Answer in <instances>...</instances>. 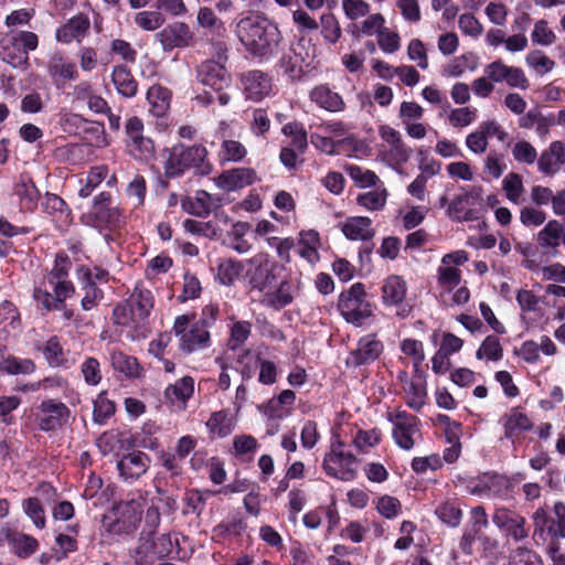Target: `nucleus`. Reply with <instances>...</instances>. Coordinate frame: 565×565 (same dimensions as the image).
I'll use <instances>...</instances> for the list:
<instances>
[{
	"instance_id": "obj_1",
	"label": "nucleus",
	"mask_w": 565,
	"mask_h": 565,
	"mask_svg": "<svg viewBox=\"0 0 565 565\" xmlns=\"http://www.w3.org/2000/svg\"><path fill=\"white\" fill-rule=\"evenodd\" d=\"M234 33L245 52L259 63L269 62L278 55L282 34L274 21L264 14H248L241 18Z\"/></svg>"
},
{
	"instance_id": "obj_2",
	"label": "nucleus",
	"mask_w": 565,
	"mask_h": 565,
	"mask_svg": "<svg viewBox=\"0 0 565 565\" xmlns=\"http://www.w3.org/2000/svg\"><path fill=\"white\" fill-rule=\"evenodd\" d=\"M167 158L163 164L168 178H178L191 168H198L202 173H209L211 166L206 162L207 150L202 145H174L166 150Z\"/></svg>"
},
{
	"instance_id": "obj_3",
	"label": "nucleus",
	"mask_w": 565,
	"mask_h": 565,
	"mask_svg": "<svg viewBox=\"0 0 565 565\" xmlns=\"http://www.w3.org/2000/svg\"><path fill=\"white\" fill-rule=\"evenodd\" d=\"M338 310L348 323L355 327L363 326L373 315L365 286L362 282H354L343 290L338 298Z\"/></svg>"
},
{
	"instance_id": "obj_4",
	"label": "nucleus",
	"mask_w": 565,
	"mask_h": 565,
	"mask_svg": "<svg viewBox=\"0 0 565 565\" xmlns=\"http://www.w3.org/2000/svg\"><path fill=\"white\" fill-rule=\"evenodd\" d=\"M246 279L248 285L263 294L277 286L286 268L267 254H258L247 262Z\"/></svg>"
},
{
	"instance_id": "obj_5",
	"label": "nucleus",
	"mask_w": 565,
	"mask_h": 565,
	"mask_svg": "<svg viewBox=\"0 0 565 565\" xmlns=\"http://www.w3.org/2000/svg\"><path fill=\"white\" fill-rule=\"evenodd\" d=\"M145 509L142 499H132L117 503L109 515L104 518L105 530L113 535L134 533Z\"/></svg>"
},
{
	"instance_id": "obj_6",
	"label": "nucleus",
	"mask_w": 565,
	"mask_h": 565,
	"mask_svg": "<svg viewBox=\"0 0 565 565\" xmlns=\"http://www.w3.org/2000/svg\"><path fill=\"white\" fill-rule=\"evenodd\" d=\"M359 460L354 454L345 450V444L339 437H332L329 451L324 455V472L341 481H352L358 473Z\"/></svg>"
},
{
	"instance_id": "obj_7",
	"label": "nucleus",
	"mask_w": 565,
	"mask_h": 565,
	"mask_svg": "<svg viewBox=\"0 0 565 565\" xmlns=\"http://www.w3.org/2000/svg\"><path fill=\"white\" fill-rule=\"evenodd\" d=\"M38 35L30 31H12L0 39V58L13 67L28 64L29 52L38 47Z\"/></svg>"
},
{
	"instance_id": "obj_8",
	"label": "nucleus",
	"mask_w": 565,
	"mask_h": 565,
	"mask_svg": "<svg viewBox=\"0 0 565 565\" xmlns=\"http://www.w3.org/2000/svg\"><path fill=\"white\" fill-rule=\"evenodd\" d=\"M393 425L392 437L403 450H412L420 437V420L404 409H394L387 414Z\"/></svg>"
},
{
	"instance_id": "obj_9",
	"label": "nucleus",
	"mask_w": 565,
	"mask_h": 565,
	"mask_svg": "<svg viewBox=\"0 0 565 565\" xmlns=\"http://www.w3.org/2000/svg\"><path fill=\"white\" fill-rule=\"evenodd\" d=\"M173 330L179 339V348L184 353H192L205 349L210 344V332L199 322L190 323L186 315L178 316Z\"/></svg>"
},
{
	"instance_id": "obj_10",
	"label": "nucleus",
	"mask_w": 565,
	"mask_h": 565,
	"mask_svg": "<svg viewBox=\"0 0 565 565\" xmlns=\"http://www.w3.org/2000/svg\"><path fill=\"white\" fill-rule=\"evenodd\" d=\"M492 523L508 540L522 542L529 537L530 527L526 519L516 510L498 507L492 513Z\"/></svg>"
},
{
	"instance_id": "obj_11",
	"label": "nucleus",
	"mask_w": 565,
	"mask_h": 565,
	"mask_svg": "<svg viewBox=\"0 0 565 565\" xmlns=\"http://www.w3.org/2000/svg\"><path fill=\"white\" fill-rule=\"evenodd\" d=\"M484 74L493 84L505 83L510 88L526 90L530 87L529 78L524 71L516 66H510L502 60H495L484 66Z\"/></svg>"
},
{
	"instance_id": "obj_12",
	"label": "nucleus",
	"mask_w": 565,
	"mask_h": 565,
	"mask_svg": "<svg viewBox=\"0 0 565 565\" xmlns=\"http://www.w3.org/2000/svg\"><path fill=\"white\" fill-rule=\"evenodd\" d=\"M68 407L55 399H44L35 413V422L42 431H53L62 427L70 417Z\"/></svg>"
},
{
	"instance_id": "obj_13",
	"label": "nucleus",
	"mask_w": 565,
	"mask_h": 565,
	"mask_svg": "<svg viewBox=\"0 0 565 565\" xmlns=\"http://www.w3.org/2000/svg\"><path fill=\"white\" fill-rule=\"evenodd\" d=\"M196 78L202 85L209 86L215 92L225 89L232 82L225 64L216 62L214 58L206 60L198 66Z\"/></svg>"
},
{
	"instance_id": "obj_14",
	"label": "nucleus",
	"mask_w": 565,
	"mask_h": 565,
	"mask_svg": "<svg viewBox=\"0 0 565 565\" xmlns=\"http://www.w3.org/2000/svg\"><path fill=\"white\" fill-rule=\"evenodd\" d=\"M150 466L147 454L140 450L127 452L117 461L119 477L128 483H132L143 476Z\"/></svg>"
},
{
	"instance_id": "obj_15",
	"label": "nucleus",
	"mask_w": 565,
	"mask_h": 565,
	"mask_svg": "<svg viewBox=\"0 0 565 565\" xmlns=\"http://www.w3.org/2000/svg\"><path fill=\"white\" fill-rule=\"evenodd\" d=\"M510 480L508 477L498 473H484L471 482L469 492L480 497L505 498L510 491Z\"/></svg>"
},
{
	"instance_id": "obj_16",
	"label": "nucleus",
	"mask_w": 565,
	"mask_h": 565,
	"mask_svg": "<svg viewBox=\"0 0 565 565\" xmlns=\"http://www.w3.org/2000/svg\"><path fill=\"white\" fill-rule=\"evenodd\" d=\"M157 39L162 45L163 51H172L173 49H184L193 43V32L189 25L183 22H174L167 25L157 33Z\"/></svg>"
},
{
	"instance_id": "obj_17",
	"label": "nucleus",
	"mask_w": 565,
	"mask_h": 565,
	"mask_svg": "<svg viewBox=\"0 0 565 565\" xmlns=\"http://www.w3.org/2000/svg\"><path fill=\"white\" fill-rule=\"evenodd\" d=\"M298 290L299 282L284 274L278 280L277 286L269 289L262 301L264 305L279 310L292 302Z\"/></svg>"
},
{
	"instance_id": "obj_18",
	"label": "nucleus",
	"mask_w": 565,
	"mask_h": 565,
	"mask_svg": "<svg viewBox=\"0 0 565 565\" xmlns=\"http://www.w3.org/2000/svg\"><path fill=\"white\" fill-rule=\"evenodd\" d=\"M383 349V343L375 334H366L358 341L356 348L350 352L347 358V364L360 366L372 363L380 358Z\"/></svg>"
},
{
	"instance_id": "obj_19",
	"label": "nucleus",
	"mask_w": 565,
	"mask_h": 565,
	"mask_svg": "<svg viewBox=\"0 0 565 565\" xmlns=\"http://www.w3.org/2000/svg\"><path fill=\"white\" fill-rule=\"evenodd\" d=\"M90 20L85 13H77L60 25L55 31V39L63 44L81 43L89 33Z\"/></svg>"
},
{
	"instance_id": "obj_20",
	"label": "nucleus",
	"mask_w": 565,
	"mask_h": 565,
	"mask_svg": "<svg viewBox=\"0 0 565 565\" xmlns=\"http://www.w3.org/2000/svg\"><path fill=\"white\" fill-rule=\"evenodd\" d=\"M241 82L246 98L259 102L269 95L271 78L260 70H250L242 74Z\"/></svg>"
},
{
	"instance_id": "obj_21",
	"label": "nucleus",
	"mask_w": 565,
	"mask_h": 565,
	"mask_svg": "<svg viewBox=\"0 0 565 565\" xmlns=\"http://www.w3.org/2000/svg\"><path fill=\"white\" fill-rule=\"evenodd\" d=\"M308 97L317 108L328 113H341L345 109V102L342 96L328 84L313 86L309 90Z\"/></svg>"
},
{
	"instance_id": "obj_22",
	"label": "nucleus",
	"mask_w": 565,
	"mask_h": 565,
	"mask_svg": "<svg viewBox=\"0 0 565 565\" xmlns=\"http://www.w3.org/2000/svg\"><path fill=\"white\" fill-rule=\"evenodd\" d=\"M256 172L250 168H235L222 172L214 179L215 185L226 192L236 191L253 184Z\"/></svg>"
},
{
	"instance_id": "obj_23",
	"label": "nucleus",
	"mask_w": 565,
	"mask_h": 565,
	"mask_svg": "<svg viewBox=\"0 0 565 565\" xmlns=\"http://www.w3.org/2000/svg\"><path fill=\"white\" fill-rule=\"evenodd\" d=\"M565 166V142L556 140L543 150L537 159V169L545 175H555Z\"/></svg>"
},
{
	"instance_id": "obj_24",
	"label": "nucleus",
	"mask_w": 565,
	"mask_h": 565,
	"mask_svg": "<svg viewBox=\"0 0 565 565\" xmlns=\"http://www.w3.org/2000/svg\"><path fill=\"white\" fill-rule=\"evenodd\" d=\"M47 72L57 88L78 77L76 65L62 53H56L50 58Z\"/></svg>"
},
{
	"instance_id": "obj_25",
	"label": "nucleus",
	"mask_w": 565,
	"mask_h": 565,
	"mask_svg": "<svg viewBox=\"0 0 565 565\" xmlns=\"http://www.w3.org/2000/svg\"><path fill=\"white\" fill-rule=\"evenodd\" d=\"M500 423L504 428V437L512 443H515L523 433L533 428L531 419L520 407L511 408L501 417Z\"/></svg>"
},
{
	"instance_id": "obj_26",
	"label": "nucleus",
	"mask_w": 565,
	"mask_h": 565,
	"mask_svg": "<svg viewBox=\"0 0 565 565\" xmlns=\"http://www.w3.org/2000/svg\"><path fill=\"white\" fill-rule=\"evenodd\" d=\"M67 298L57 297V289L50 284L49 278L43 277L33 289V299L45 311L63 310Z\"/></svg>"
},
{
	"instance_id": "obj_27",
	"label": "nucleus",
	"mask_w": 565,
	"mask_h": 565,
	"mask_svg": "<svg viewBox=\"0 0 565 565\" xmlns=\"http://www.w3.org/2000/svg\"><path fill=\"white\" fill-rule=\"evenodd\" d=\"M70 269V263L66 257L57 256L52 270L44 277L50 279V284L57 289V297H72L75 292L73 284L66 279Z\"/></svg>"
},
{
	"instance_id": "obj_28",
	"label": "nucleus",
	"mask_w": 565,
	"mask_h": 565,
	"mask_svg": "<svg viewBox=\"0 0 565 565\" xmlns=\"http://www.w3.org/2000/svg\"><path fill=\"white\" fill-rule=\"evenodd\" d=\"M343 235L350 241H369L375 235L372 220L366 216H350L341 223Z\"/></svg>"
},
{
	"instance_id": "obj_29",
	"label": "nucleus",
	"mask_w": 565,
	"mask_h": 565,
	"mask_svg": "<svg viewBox=\"0 0 565 565\" xmlns=\"http://www.w3.org/2000/svg\"><path fill=\"white\" fill-rule=\"evenodd\" d=\"M193 392L194 380L191 376H183L166 388L164 396L177 409H184Z\"/></svg>"
},
{
	"instance_id": "obj_30",
	"label": "nucleus",
	"mask_w": 565,
	"mask_h": 565,
	"mask_svg": "<svg viewBox=\"0 0 565 565\" xmlns=\"http://www.w3.org/2000/svg\"><path fill=\"white\" fill-rule=\"evenodd\" d=\"M476 196L472 193L465 192L456 195L446 209V215L452 221L467 222L475 218L472 206Z\"/></svg>"
},
{
	"instance_id": "obj_31",
	"label": "nucleus",
	"mask_w": 565,
	"mask_h": 565,
	"mask_svg": "<svg viewBox=\"0 0 565 565\" xmlns=\"http://www.w3.org/2000/svg\"><path fill=\"white\" fill-rule=\"evenodd\" d=\"M406 281L397 276H388L382 285V301L386 307L401 306L406 297Z\"/></svg>"
},
{
	"instance_id": "obj_32",
	"label": "nucleus",
	"mask_w": 565,
	"mask_h": 565,
	"mask_svg": "<svg viewBox=\"0 0 565 565\" xmlns=\"http://www.w3.org/2000/svg\"><path fill=\"white\" fill-rule=\"evenodd\" d=\"M13 192L19 200L21 211L33 212L36 209L40 199V192L31 179L21 178L15 183Z\"/></svg>"
},
{
	"instance_id": "obj_33",
	"label": "nucleus",
	"mask_w": 565,
	"mask_h": 565,
	"mask_svg": "<svg viewBox=\"0 0 565 565\" xmlns=\"http://www.w3.org/2000/svg\"><path fill=\"white\" fill-rule=\"evenodd\" d=\"M77 279L83 284L85 296L82 299V308L90 310L98 305L103 298V291L92 281V269L81 266L76 270Z\"/></svg>"
},
{
	"instance_id": "obj_34",
	"label": "nucleus",
	"mask_w": 565,
	"mask_h": 565,
	"mask_svg": "<svg viewBox=\"0 0 565 565\" xmlns=\"http://www.w3.org/2000/svg\"><path fill=\"white\" fill-rule=\"evenodd\" d=\"M111 82L117 93L124 97L131 98L136 96L138 92V83L125 65L114 66Z\"/></svg>"
},
{
	"instance_id": "obj_35",
	"label": "nucleus",
	"mask_w": 565,
	"mask_h": 565,
	"mask_svg": "<svg viewBox=\"0 0 565 565\" xmlns=\"http://www.w3.org/2000/svg\"><path fill=\"white\" fill-rule=\"evenodd\" d=\"M172 93L169 88L156 84L147 92V100L150 105V111L156 117H162L170 108Z\"/></svg>"
},
{
	"instance_id": "obj_36",
	"label": "nucleus",
	"mask_w": 565,
	"mask_h": 565,
	"mask_svg": "<svg viewBox=\"0 0 565 565\" xmlns=\"http://www.w3.org/2000/svg\"><path fill=\"white\" fill-rule=\"evenodd\" d=\"M212 198L204 190H199L193 196H188L181 201V207L188 214L196 217H206L211 213Z\"/></svg>"
},
{
	"instance_id": "obj_37",
	"label": "nucleus",
	"mask_w": 565,
	"mask_h": 565,
	"mask_svg": "<svg viewBox=\"0 0 565 565\" xmlns=\"http://www.w3.org/2000/svg\"><path fill=\"white\" fill-rule=\"evenodd\" d=\"M113 318L116 324L128 328L137 335L143 331L145 321L136 316L135 309L127 301L115 307Z\"/></svg>"
},
{
	"instance_id": "obj_38",
	"label": "nucleus",
	"mask_w": 565,
	"mask_h": 565,
	"mask_svg": "<svg viewBox=\"0 0 565 565\" xmlns=\"http://www.w3.org/2000/svg\"><path fill=\"white\" fill-rule=\"evenodd\" d=\"M295 401L296 394L291 390H285L267 403L265 413L270 418L287 417L291 413Z\"/></svg>"
},
{
	"instance_id": "obj_39",
	"label": "nucleus",
	"mask_w": 565,
	"mask_h": 565,
	"mask_svg": "<svg viewBox=\"0 0 565 565\" xmlns=\"http://www.w3.org/2000/svg\"><path fill=\"white\" fill-rule=\"evenodd\" d=\"M402 390L406 404L414 411H420L427 397L425 381L420 377L412 379V381H406V385H403Z\"/></svg>"
},
{
	"instance_id": "obj_40",
	"label": "nucleus",
	"mask_w": 565,
	"mask_h": 565,
	"mask_svg": "<svg viewBox=\"0 0 565 565\" xmlns=\"http://www.w3.org/2000/svg\"><path fill=\"white\" fill-rule=\"evenodd\" d=\"M127 302L135 309L136 316L146 321L153 308L154 299L150 290L137 286Z\"/></svg>"
},
{
	"instance_id": "obj_41",
	"label": "nucleus",
	"mask_w": 565,
	"mask_h": 565,
	"mask_svg": "<svg viewBox=\"0 0 565 565\" xmlns=\"http://www.w3.org/2000/svg\"><path fill=\"white\" fill-rule=\"evenodd\" d=\"M298 245L300 257L310 264H315L319 260L318 247L320 245V237L316 231L309 230L300 232Z\"/></svg>"
},
{
	"instance_id": "obj_42",
	"label": "nucleus",
	"mask_w": 565,
	"mask_h": 565,
	"mask_svg": "<svg viewBox=\"0 0 565 565\" xmlns=\"http://www.w3.org/2000/svg\"><path fill=\"white\" fill-rule=\"evenodd\" d=\"M86 225L117 231L125 226L126 215L119 206H111L94 221H85Z\"/></svg>"
},
{
	"instance_id": "obj_43",
	"label": "nucleus",
	"mask_w": 565,
	"mask_h": 565,
	"mask_svg": "<svg viewBox=\"0 0 565 565\" xmlns=\"http://www.w3.org/2000/svg\"><path fill=\"white\" fill-rule=\"evenodd\" d=\"M109 360L113 369L127 377H138L141 373L138 360L121 351L113 350Z\"/></svg>"
},
{
	"instance_id": "obj_44",
	"label": "nucleus",
	"mask_w": 565,
	"mask_h": 565,
	"mask_svg": "<svg viewBox=\"0 0 565 565\" xmlns=\"http://www.w3.org/2000/svg\"><path fill=\"white\" fill-rule=\"evenodd\" d=\"M381 159L393 169H399L411 157V150L401 141L393 146H381L379 150Z\"/></svg>"
},
{
	"instance_id": "obj_45",
	"label": "nucleus",
	"mask_w": 565,
	"mask_h": 565,
	"mask_svg": "<svg viewBox=\"0 0 565 565\" xmlns=\"http://www.w3.org/2000/svg\"><path fill=\"white\" fill-rule=\"evenodd\" d=\"M7 539L14 554L22 558L32 555L39 547V543L33 536L21 532L10 531Z\"/></svg>"
},
{
	"instance_id": "obj_46",
	"label": "nucleus",
	"mask_w": 565,
	"mask_h": 565,
	"mask_svg": "<svg viewBox=\"0 0 565 565\" xmlns=\"http://www.w3.org/2000/svg\"><path fill=\"white\" fill-rule=\"evenodd\" d=\"M206 428L213 437L224 438L234 429V420L227 411L214 412L206 422Z\"/></svg>"
},
{
	"instance_id": "obj_47",
	"label": "nucleus",
	"mask_w": 565,
	"mask_h": 565,
	"mask_svg": "<svg viewBox=\"0 0 565 565\" xmlns=\"http://www.w3.org/2000/svg\"><path fill=\"white\" fill-rule=\"evenodd\" d=\"M44 359L51 367H70L72 364L63 350L60 340L56 337L50 338L42 349Z\"/></svg>"
},
{
	"instance_id": "obj_48",
	"label": "nucleus",
	"mask_w": 565,
	"mask_h": 565,
	"mask_svg": "<svg viewBox=\"0 0 565 565\" xmlns=\"http://www.w3.org/2000/svg\"><path fill=\"white\" fill-rule=\"evenodd\" d=\"M479 60L473 53H466L451 60L445 67L444 73L450 77H459L465 72H473L478 68Z\"/></svg>"
},
{
	"instance_id": "obj_49",
	"label": "nucleus",
	"mask_w": 565,
	"mask_h": 565,
	"mask_svg": "<svg viewBox=\"0 0 565 565\" xmlns=\"http://www.w3.org/2000/svg\"><path fill=\"white\" fill-rule=\"evenodd\" d=\"M435 515L447 526L457 527L461 522L462 511L457 502L444 501L436 507Z\"/></svg>"
},
{
	"instance_id": "obj_50",
	"label": "nucleus",
	"mask_w": 565,
	"mask_h": 565,
	"mask_svg": "<svg viewBox=\"0 0 565 565\" xmlns=\"http://www.w3.org/2000/svg\"><path fill=\"white\" fill-rule=\"evenodd\" d=\"M382 440V433L377 428L359 429L352 439V445L361 454H369Z\"/></svg>"
},
{
	"instance_id": "obj_51",
	"label": "nucleus",
	"mask_w": 565,
	"mask_h": 565,
	"mask_svg": "<svg viewBox=\"0 0 565 565\" xmlns=\"http://www.w3.org/2000/svg\"><path fill=\"white\" fill-rule=\"evenodd\" d=\"M563 225L558 221H550L537 234V242L543 248H556L559 245Z\"/></svg>"
},
{
	"instance_id": "obj_52",
	"label": "nucleus",
	"mask_w": 565,
	"mask_h": 565,
	"mask_svg": "<svg viewBox=\"0 0 565 565\" xmlns=\"http://www.w3.org/2000/svg\"><path fill=\"white\" fill-rule=\"evenodd\" d=\"M0 371L10 375L32 374L35 371V363L31 359L9 355L0 362Z\"/></svg>"
},
{
	"instance_id": "obj_53",
	"label": "nucleus",
	"mask_w": 565,
	"mask_h": 565,
	"mask_svg": "<svg viewBox=\"0 0 565 565\" xmlns=\"http://www.w3.org/2000/svg\"><path fill=\"white\" fill-rule=\"evenodd\" d=\"M246 154L247 149L242 142L233 139H224L218 151V159L222 163L239 162Z\"/></svg>"
},
{
	"instance_id": "obj_54",
	"label": "nucleus",
	"mask_w": 565,
	"mask_h": 565,
	"mask_svg": "<svg viewBox=\"0 0 565 565\" xmlns=\"http://www.w3.org/2000/svg\"><path fill=\"white\" fill-rule=\"evenodd\" d=\"M387 200V191L384 188L360 193L356 196V203L367 211H379L385 206Z\"/></svg>"
},
{
	"instance_id": "obj_55",
	"label": "nucleus",
	"mask_w": 565,
	"mask_h": 565,
	"mask_svg": "<svg viewBox=\"0 0 565 565\" xmlns=\"http://www.w3.org/2000/svg\"><path fill=\"white\" fill-rule=\"evenodd\" d=\"M461 271L458 267L440 264L437 268V284L446 292H451L460 285Z\"/></svg>"
},
{
	"instance_id": "obj_56",
	"label": "nucleus",
	"mask_w": 565,
	"mask_h": 565,
	"mask_svg": "<svg viewBox=\"0 0 565 565\" xmlns=\"http://www.w3.org/2000/svg\"><path fill=\"white\" fill-rule=\"evenodd\" d=\"M154 543L156 540L152 537V532H142L139 537L138 546L135 550L134 558L137 565L151 563L156 559L154 557Z\"/></svg>"
},
{
	"instance_id": "obj_57",
	"label": "nucleus",
	"mask_w": 565,
	"mask_h": 565,
	"mask_svg": "<svg viewBox=\"0 0 565 565\" xmlns=\"http://www.w3.org/2000/svg\"><path fill=\"white\" fill-rule=\"evenodd\" d=\"M502 190L510 202L520 204L524 193L522 177L515 172L508 173L502 180Z\"/></svg>"
},
{
	"instance_id": "obj_58",
	"label": "nucleus",
	"mask_w": 565,
	"mask_h": 565,
	"mask_svg": "<svg viewBox=\"0 0 565 565\" xmlns=\"http://www.w3.org/2000/svg\"><path fill=\"white\" fill-rule=\"evenodd\" d=\"M479 360L499 361L503 356V349L497 335H488L476 352Z\"/></svg>"
},
{
	"instance_id": "obj_59",
	"label": "nucleus",
	"mask_w": 565,
	"mask_h": 565,
	"mask_svg": "<svg viewBox=\"0 0 565 565\" xmlns=\"http://www.w3.org/2000/svg\"><path fill=\"white\" fill-rule=\"evenodd\" d=\"M320 23L321 34L324 41L330 44H335L342 35L341 26L337 17L331 12L323 13L320 17Z\"/></svg>"
},
{
	"instance_id": "obj_60",
	"label": "nucleus",
	"mask_w": 565,
	"mask_h": 565,
	"mask_svg": "<svg viewBox=\"0 0 565 565\" xmlns=\"http://www.w3.org/2000/svg\"><path fill=\"white\" fill-rule=\"evenodd\" d=\"M183 228L185 232L192 235H199L206 238H215L220 233V228L217 227V225L211 221L203 222L186 218L183 221Z\"/></svg>"
},
{
	"instance_id": "obj_61",
	"label": "nucleus",
	"mask_w": 565,
	"mask_h": 565,
	"mask_svg": "<svg viewBox=\"0 0 565 565\" xmlns=\"http://www.w3.org/2000/svg\"><path fill=\"white\" fill-rule=\"evenodd\" d=\"M399 347L403 354L412 359L413 367L417 372L425 360L424 345L422 341L407 338L402 340Z\"/></svg>"
},
{
	"instance_id": "obj_62",
	"label": "nucleus",
	"mask_w": 565,
	"mask_h": 565,
	"mask_svg": "<svg viewBox=\"0 0 565 565\" xmlns=\"http://www.w3.org/2000/svg\"><path fill=\"white\" fill-rule=\"evenodd\" d=\"M554 516L550 518L547 533L555 539H565V503L557 501L553 507Z\"/></svg>"
},
{
	"instance_id": "obj_63",
	"label": "nucleus",
	"mask_w": 565,
	"mask_h": 565,
	"mask_svg": "<svg viewBox=\"0 0 565 565\" xmlns=\"http://www.w3.org/2000/svg\"><path fill=\"white\" fill-rule=\"evenodd\" d=\"M375 509L383 518L392 520L402 513V503L397 498L384 494L375 500Z\"/></svg>"
},
{
	"instance_id": "obj_64",
	"label": "nucleus",
	"mask_w": 565,
	"mask_h": 565,
	"mask_svg": "<svg viewBox=\"0 0 565 565\" xmlns=\"http://www.w3.org/2000/svg\"><path fill=\"white\" fill-rule=\"evenodd\" d=\"M526 65L532 68L537 75H545L550 73L555 63L548 56H546L542 51H532L525 56Z\"/></svg>"
}]
</instances>
